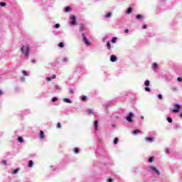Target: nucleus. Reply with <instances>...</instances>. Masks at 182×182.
Segmentation results:
<instances>
[{"instance_id":"b1692460","label":"nucleus","mask_w":182,"mask_h":182,"mask_svg":"<svg viewBox=\"0 0 182 182\" xmlns=\"http://www.w3.org/2000/svg\"><path fill=\"white\" fill-rule=\"evenodd\" d=\"M87 100V97L86 95L82 96V102H86Z\"/></svg>"},{"instance_id":"f8f14e48","label":"nucleus","mask_w":182,"mask_h":182,"mask_svg":"<svg viewBox=\"0 0 182 182\" xmlns=\"http://www.w3.org/2000/svg\"><path fill=\"white\" fill-rule=\"evenodd\" d=\"M138 133H141V131H140V129H135L133 132V134H137Z\"/></svg>"},{"instance_id":"e433bc0d","label":"nucleus","mask_w":182,"mask_h":182,"mask_svg":"<svg viewBox=\"0 0 182 182\" xmlns=\"http://www.w3.org/2000/svg\"><path fill=\"white\" fill-rule=\"evenodd\" d=\"M55 28H56L57 29L58 28H60V24H59V23L55 24Z\"/></svg>"},{"instance_id":"a18cd8bd","label":"nucleus","mask_w":182,"mask_h":182,"mask_svg":"<svg viewBox=\"0 0 182 182\" xmlns=\"http://www.w3.org/2000/svg\"><path fill=\"white\" fill-rule=\"evenodd\" d=\"M147 28V26L146 25H143L142 26V29H146Z\"/></svg>"},{"instance_id":"79ce46f5","label":"nucleus","mask_w":182,"mask_h":182,"mask_svg":"<svg viewBox=\"0 0 182 182\" xmlns=\"http://www.w3.org/2000/svg\"><path fill=\"white\" fill-rule=\"evenodd\" d=\"M51 79H56V75H53Z\"/></svg>"},{"instance_id":"c9c22d12","label":"nucleus","mask_w":182,"mask_h":182,"mask_svg":"<svg viewBox=\"0 0 182 182\" xmlns=\"http://www.w3.org/2000/svg\"><path fill=\"white\" fill-rule=\"evenodd\" d=\"M145 90H146V92H151V89H150V87H145Z\"/></svg>"},{"instance_id":"dca6fc26","label":"nucleus","mask_w":182,"mask_h":182,"mask_svg":"<svg viewBox=\"0 0 182 182\" xmlns=\"http://www.w3.org/2000/svg\"><path fill=\"white\" fill-rule=\"evenodd\" d=\"M112 15H113V14H112V12H109L106 14L105 18H110Z\"/></svg>"},{"instance_id":"2f4dec72","label":"nucleus","mask_w":182,"mask_h":182,"mask_svg":"<svg viewBox=\"0 0 182 182\" xmlns=\"http://www.w3.org/2000/svg\"><path fill=\"white\" fill-rule=\"evenodd\" d=\"M149 161L150 163H153V161H154V159H153V157H150V158L149 159Z\"/></svg>"},{"instance_id":"de8ad7c7","label":"nucleus","mask_w":182,"mask_h":182,"mask_svg":"<svg viewBox=\"0 0 182 182\" xmlns=\"http://www.w3.org/2000/svg\"><path fill=\"white\" fill-rule=\"evenodd\" d=\"M21 81H22V82H25V77H21Z\"/></svg>"},{"instance_id":"f3484780","label":"nucleus","mask_w":182,"mask_h":182,"mask_svg":"<svg viewBox=\"0 0 182 182\" xmlns=\"http://www.w3.org/2000/svg\"><path fill=\"white\" fill-rule=\"evenodd\" d=\"M107 49L109 50L112 49V46H110V41H108L107 43Z\"/></svg>"},{"instance_id":"a19ab883","label":"nucleus","mask_w":182,"mask_h":182,"mask_svg":"<svg viewBox=\"0 0 182 182\" xmlns=\"http://www.w3.org/2000/svg\"><path fill=\"white\" fill-rule=\"evenodd\" d=\"M178 82H182V77H178Z\"/></svg>"},{"instance_id":"bb28decb","label":"nucleus","mask_w":182,"mask_h":182,"mask_svg":"<svg viewBox=\"0 0 182 182\" xmlns=\"http://www.w3.org/2000/svg\"><path fill=\"white\" fill-rule=\"evenodd\" d=\"M117 41V38L114 37V38H112V43H116V41Z\"/></svg>"},{"instance_id":"7c9ffc66","label":"nucleus","mask_w":182,"mask_h":182,"mask_svg":"<svg viewBox=\"0 0 182 182\" xmlns=\"http://www.w3.org/2000/svg\"><path fill=\"white\" fill-rule=\"evenodd\" d=\"M136 18L137 19H141V18H143V16L139 14V15H137V16H136Z\"/></svg>"},{"instance_id":"6e6552de","label":"nucleus","mask_w":182,"mask_h":182,"mask_svg":"<svg viewBox=\"0 0 182 182\" xmlns=\"http://www.w3.org/2000/svg\"><path fill=\"white\" fill-rule=\"evenodd\" d=\"M45 137V132L41 130L40 131V139H43Z\"/></svg>"},{"instance_id":"864d4df0","label":"nucleus","mask_w":182,"mask_h":182,"mask_svg":"<svg viewBox=\"0 0 182 182\" xmlns=\"http://www.w3.org/2000/svg\"><path fill=\"white\" fill-rule=\"evenodd\" d=\"M141 119H144V117H141Z\"/></svg>"},{"instance_id":"412c9836","label":"nucleus","mask_w":182,"mask_h":182,"mask_svg":"<svg viewBox=\"0 0 182 182\" xmlns=\"http://www.w3.org/2000/svg\"><path fill=\"white\" fill-rule=\"evenodd\" d=\"M87 112L88 114H93V110H92V109H87Z\"/></svg>"},{"instance_id":"4be33fe9","label":"nucleus","mask_w":182,"mask_h":182,"mask_svg":"<svg viewBox=\"0 0 182 182\" xmlns=\"http://www.w3.org/2000/svg\"><path fill=\"white\" fill-rule=\"evenodd\" d=\"M113 143H114V144H117V143H119V139L118 138H115L114 139Z\"/></svg>"},{"instance_id":"49530a36","label":"nucleus","mask_w":182,"mask_h":182,"mask_svg":"<svg viewBox=\"0 0 182 182\" xmlns=\"http://www.w3.org/2000/svg\"><path fill=\"white\" fill-rule=\"evenodd\" d=\"M124 32H125V33H129V29H127V28L125 29V30H124Z\"/></svg>"},{"instance_id":"c756f323","label":"nucleus","mask_w":182,"mask_h":182,"mask_svg":"<svg viewBox=\"0 0 182 182\" xmlns=\"http://www.w3.org/2000/svg\"><path fill=\"white\" fill-rule=\"evenodd\" d=\"M0 6H6V3H5V2H1V3H0Z\"/></svg>"},{"instance_id":"473e14b6","label":"nucleus","mask_w":182,"mask_h":182,"mask_svg":"<svg viewBox=\"0 0 182 182\" xmlns=\"http://www.w3.org/2000/svg\"><path fill=\"white\" fill-rule=\"evenodd\" d=\"M19 171V168H16L13 171V174H16Z\"/></svg>"},{"instance_id":"8fccbe9b","label":"nucleus","mask_w":182,"mask_h":182,"mask_svg":"<svg viewBox=\"0 0 182 182\" xmlns=\"http://www.w3.org/2000/svg\"><path fill=\"white\" fill-rule=\"evenodd\" d=\"M1 95H2V91L0 90V96H1Z\"/></svg>"},{"instance_id":"603ef678","label":"nucleus","mask_w":182,"mask_h":182,"mask_svg":"<svg viewBox=\"0 0 182 182\" xmlns=\"http://www.w3.org/2000/svg\"><path fill=\"white\" fill-rule=\"evenodd\" d=\"M166 153H168V149H166Z\"/></svg>"},{"instance_id":"aec40b11","label":"nucleus","mask_w":182,"mask_h":182,"mask_svg":"<svg viewBox=\"0 0 182 182\" xmlns=\"http://www.w3.org/2000/svg\"><path fill=\"white\" fill-rule=\"evenodd\" d=\"M132 11H133V8L129 7V8L127 9V14H132Z\"/></svg>"},{"instance_id":"1a4fd4ad","label":"nucleus","mask_w":182,"mask_h":182,"mask_svg":"<svg viewBox=\"0 0 182 182\" xmlns=\"http://www.w3.org/2000/svg\"><path fill=\"white\" fill-rule=\"evenodd\" d=\"M63 102H65V103H72V100L68 98H64Z\"/></svg>"},{"instance_id":"f704fd0d","label":"nucleus","mask_w":182,"mask_h":182,"mask_svg":"<svg viewBox=\"0 0 182 182\" xmlns=\"http://www.w3.org/2000/svg\"><path fill=\"white\" fill-rule=\"evenodd\" d=\"M1 164H3V166H6V161L3 160V161H1Z\"/></svg>"},{"instance_id":"9b49d317","label":"nucleus","mask_w":182,"mask_h":182,"mask_svg":"<svg viewBox=\"0 0 182 182\" xmlns=\"http://www.w3.org/2000/svg\"><path fill=\"white\" fill-rule=\"evenodd\" d=\"M95 130H97V127H99V122L97 121H95Z\"/></svg>"},{"instance_id":"4c0bfd02","label":"nucleus","mask_w":182,"mask_h":182,"mask_svg":"<svg viewBox=\"0 0 182 182\" xmlns=\"http://www.w3.org/2000/svg\"><path fill=\"white\" fill-rule=\"evenodd\" d=\"M158 98L161 100V99H163V95H161V94H159V95H158Z\"/></svg>"},{"instance_id":"f03ea898","label":"nucleus","mask_w":182,"mask_h":182,"mask_svg":"<svg viewBox=\"0 0 182 182\" xmlns=\"http://www.w3.org/2000/svg\"><path fill=\"white\" fill-rule=\"evenodd\" d=\"M133 117H134V114H133V112H130L129 116L127 117L126 119L129 123H132V122H133Z\"/></svg>"},{"instance_id":"37998d69","label":"nucleus","mask_w":182,"mask_h":182,"mask_svg":"<svg viewBox=\"0 0 182 182\" xmlns=\"http://www.w3.org/2000/svg\"><path fill=\"white\" fill-rule=\"evenodd\" d=\"M70 93H72V94L75 93V91L72 88L70 89Z\"/></svg>"},{"instance_id":"0eeeda50","label":"nucleus","mask_w":182,"mask_h":182,"mask_svg":"<svg viewBox=\"0 0 182 182\" xmlns=\"http://www.w3.org/2000/svg\"><path fill=\"white\" fill-rule=\"evenodd\" d=\"M110 60L111 62H116V60H117V57H116V55H111L110 57Z\"/></svg>"},{"instance_id":"72a5a7b5","label":"nucleus","mask_w":182,"mask_h":182,"mask_svg":"<svg viewBox=\"0 0 182 182\" xmlns=\"http://www.w3.org/2000/svg\"><path fill=\"white\" fill-rule=\"evenodd\" d=\"M57 127H58V129H61V128H62V124H60V122H58V123Z\"/></svg>"},{"instance_id":"a211bd4d","label":"nucleus","mask_w":182,"mask_h":182,"mask_svg":"<svg viewBox=\"0 0 182 182\" xmlns=\"http://www.w3.org/2000/svg\"><path fill=\"white\" fill-rule=\"evenodd\" d=\"M144 85H145V86H147V87L150 86V81L149 80H146L144 82Z\"/></svg>"},{"instance_id":"393cba45","label":"nucleus","mask_w":182,"mask_h":182,"mask_svg":"<svg viewBox=\"0 0 182 182\" xmlns=\"http://www.w3.org/2000/svg\"><path fill=\"white\" fill-rule=\"evenodd\" d=\"M167 122H168V123H173V119H171V117H168Z\"/></svg>"},{"instance_id":"c85d7f7f","label":"nucleus","mask_w":182,"mask_h":182,"mask_svg":"<svg viewBox=\"0 0 182 182\" xmlns=\"http://www.w3.org/2000/svg\"><path fill=\"white\" fill-rule=\"evenodd\" d=\"M22 73H23V76H28V72H26V70L22 71Z\"/></svg>"},{"instance_id":"09e8293b","label":"nucleus","mask_w":182,"mask_h":182,"mask_svg":"<svg viewBox=\"0 0 182 182\" xmlns=\"http://www.w3.org/2000/svg\"><path fill=\"white\" fill-rule=\"evenodd\" d=\"M179 117H181V119H182V113L179 114Z\"/></svg>"},{"instance_id":"ea45409f","label":"nucleus","mask_w":182,"mask_h":182,"mask_svg":"<svg viewBox=\"0 0 182 182\" xmlns=\"http://www.w3.org/2000/svg\"><path fill=\"white\" fill-rule=\"evenodd\" d=\"M46 80H47L48 82H50V80H52V77H48V78L46 79Z\"/></svg>"},{"instance_id":"9d476101","label":"nucleus","mask_w":182,"mask_h":182,"mask_svg":"<svg viewBox=\"0 0 182 182\" xmlns=\"http://www.w3.org/2000/svg\"><path fill=\"white\" fill-rule=\"evenodd\" d=\"M80 31H85V26L83 24H80Z\"/></svg>"},{"instance_id":"a878e982","label":"nucleus","mask_w":182,"mask_h":182,"mask_svg":"<svg viewBox=\"0 0 182 182\" xmlns=\"http://www.w3.org/2000/svg\"><path fill=\"white\" fill-rule=\"evenodd\" d=\"M74 153H75V154H77V153H79V148H75Z\"/></svg>"},{"instance_id":"f257e3e1","label":"nucleus","mask_w":182,"mask_h":182,"mask_svg":"<svg viewBox=\"0 0 182 182\" xmlns=\"http://www.w3.org/2000/svg\"><path fill=\"white\" fill-rule=\"evenodd\" d=\"M21 52L24 54L26 59L29 58V52H31V46L29 45L23 46L21 45L19 46Z\"/></svg>"},{"instance_id":"3c124183","label":"nucleus","mask_w":182,"mask_h":182,"mask_svg":"<svg viewBox=\"0 0 182 182\" xmlns=\"http://www.w3.org/2000/svg\"><path fill=\"white\" fill-rule=\"evenodd\" d=\"M64 60H65V61H66V60H68V59H67V58H65V59H64Z\"/></svg>"},{"instance_id":"39448f33","label":"nucleus","mask_w":182,"mask_h":182,"mask_svg":"<svg viewBox=\"0 0 182 182\" xmlns=\"http://www.w3.org/2000/svg\"><path fill=\"white\" fill-rule=\"evenodd\" d=\"M82 36L83 38V41L85 42V45H90V42L87 41V38H86V36H85V33H82Z\"/></svg>"},{"instance_id":"2eb2a0df","label":"nucleus","mask_w":182,"mask_h":182,"mask_svg":"<svg viewBox=\"0 0 182 182\" xmlns=\"http://www.w3.org/2000/svg\"><path fill=\"white\" fill-rule=\"evenodd\" d=\"M18 141H19V143H23V138L22 136H19L18 138Z\"/></svg>"},{"instance_id":"ddd939ff","label":"nucleus","mask_w":182,"mask_h":182,"mask_svg":"<svg viewBox=\"0 0 182 182\" xmlns=\"http://www.w3.org/2000/svg\"><path fill=\"white\" fill-rule=\"evenodd\" d=\"M28 167H33V161L32 160L29 161Z\"/></svg>"},{"instance_id":"7ed1b4c3","label":"nucleus","mask_w":182,"mask_h":182,"mask_svg":"<svg viewBox=\"0 0 182 182\" xmlns=\"http://www.w3.org/2000/svg\"><path fill=\"white\" fill-rule=\"evenodd\" d=\"M173 113H178L180 112V105L176 104L175 109L172 110Z\"/></svg>"},{"instance_id":"cd10ccee","label":"nucleus","mask_w":182,"mask_h":182,"mask_svg":"<svg viewBox=\"0 0 182 182\" xmlns=\"http://www.w3.org/2000/svg\"><path fill=\"white\" fill-rule=\"evenodd\" d=\"M59 99L58 97H53L52 98V102H58Z\"/></svg>"},{"instance_id":"4468645a","label":"nucleus","mask_w":182,"mask_h":182,"mask_svg":"<svg viewBox=\"0 0 182 182\" xmlns=\"http://www.w3.org/2000/svg\"><path fill=\"white\" fill-rule=\"evenodd\" d=\"M72 11V8L70 6L65 7V12H70Z\"/></svg>"},{"instance_id":"58836bf2","label":"nucleus","mask_w":182,"mask_h":182,"mask_svg":"<svg viewBox=\"0 0 182 182\" xmlns=\"http://www.w3.org/2000/svg\"><path fill=\"white\" fill-rule=\"evenodd\" d=\"M157 66H158L157 63H154V64H153V68H154V69H156V68H157Z\"/></svg>"},{"instance_id":"5701e85b","label":"nucleus","mask_w":182,"mask_h":182,"mask_svg":"<svg viewBox=\"0 0 182 182\" xmlns=\"http://www.w3.org/2000/svg\"><path fill=\"white\" fill-rule=\"evenodd\" d=\"M58 46L59 48H65V45L63 44V43H59Z\"/></svg>"},{"instance_id":"c03bdc74","label":"nucleus","mask_w":182,"mask_h":182,"mask_svg":"<svg viewBox=\"0 0 182 182\" xmlns=\"http://www.w3.org/2000/svg\"><path fill=\"white\" fill-rule=\"evenodd\" d=\"M107 182H113V179L112 178H108Z\"/></svg>"},{"instance_id":"20e7f679","label":"nucleus","mask_w":182,"mask_h":182,"mask_svg":"<svg viewBox=\"0 0 182 182\" xmlns=\"http://www.w3.org/2000/svg\"><path fill=\"white\" fill-rule=\"evenodd\" d=\"M70 19L71 20V25H76V16H73L72 17H70Z\"/></svg>"},{"instance_id":"423d86ee","label":"nucleus","mask_w":182,"mask_h":182,"mask_svg":"<svg viewBox=\"0 0 182 182\" xmlns=\"http://www.w3.org/2000/svg\"><path fill=\"white\" fill-rule=\"evenodd\" d=\"M150 168L154 171V173H156V174H158V176H160L161 173L159 171V169H157V168H156L155 166H150Z\"/></svg>"},{"instance_id":"6ab92c4d","label":"nucleus","mask_w":182,"mask_h":182,"mask_svg":"<svg viewBox=\"0 0 182 182\" xmlns=\"http://www.w3.org/2000/svg\"><path fill=\"white\" fill-rule=\"evenodd\" d=\"M145 140H146V141H150V142H151V141H153V138L146 137V138H145Z\"/></svg>"}]
</instances>
